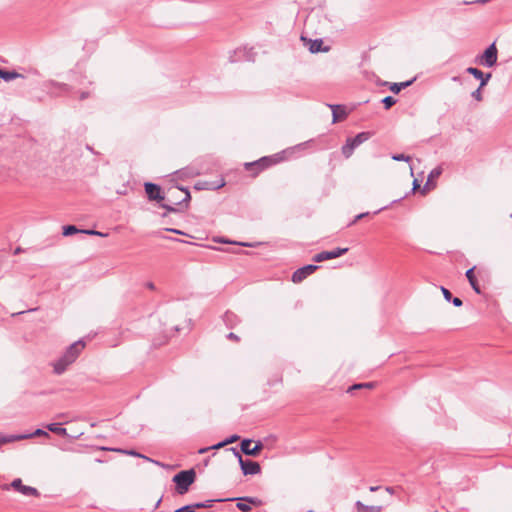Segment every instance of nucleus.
Masks as SVG:
<instances>
[{
  "label": "nucleus",
  "instance_id": "obj_1",
  "mask_svg": "<svg viewBox=\"0 0 512 512\" xmlns=\"http://www.w3.org/2000/svg\"><path fill=\"white\" fill-rule=\"evenodd\" d=\"M85 348V343L82 340H78L72 343L64 352V354L54 362V372L58 375L64 373L69 365L75 362L80 353Z\"/></svg>",
  "mask_w": 512,
  "mask_h": 512
},
{
  "label": "nucleus",
  "instance_id": "obj_2",
  "mask_svg": "<svg viewBox=\"0 0 512 512\" xmlns=\"http://www.w3.org/2000/svg\"><path fill=\"white\" fill-rule=\"evenodd\" d=\"M195 476L196 474L193 469L177 473L172 479L176 484L177 493L180 495L187 493L190 485L195 481Z\"/></svg>",
  "mask_w": 512,
  "mask_h": 512
},
{
  "label": "nucleus",
  "instance_id": "obj_3",
  "mask_svg": "<svg viewBox=\"0 0 512 512\" xmlns=\"http://www.w3.org/2000/svg\"><path fill=\"white\" fill-rule=\"evenodd\" d=\"M371 137L370 132L358 133L355 137L348 138L346 143L342 146V154L345 158L352 156L354 150L362 143L366 142Z\"/></svg>",
  "mask_w": 512,
  "mask_h": 512
},
{
  "label": "nucleus",
  "instance_id": "obj_4",
  "mask_svg": "<svg viewBox=\"0 0 512 512\" xmlns=\"http://www.w3.org/2000/svg\"><path fill=\"white\" fill-rule=\"evenodd\" d=\"M10 488H13L24 496L39 497L40 495L36 488L24 485L20 478L14 479L10 484H4L1 486V489L5 491H8Z\"/></svg>",
  "mask_w": 512,
  "mask_h": 512
},
{
  "label": "nucleus",
  "instance_id": "obj_5",
  "mask_svg": "<svg viewBox=\"0 0 512 512\" xmlns=\"http://www.w3.org/2000/svg\"><path fill=\"white\" fill-rule=\"evenodd\" d=\"M231 450H233L235 456L238 457L239 464L244 475H256L260 473L261 468L258 462L243 460L242 456L235 448H231Z\"/></svg>",
  "mask_w": 512,
  "mask_h": 512
},
{
  "label": "nucleus",
  "instance_id": "obj_6",
  "mask_svg": "<svg viewBox=\"0 0 512 512\" xmlns=\"http://www.w3.org/2000/svg\"><path fill=\"white\" fill-rule=\"evenodd\" d=\"M497 62V48L495 43H492L480 56L479 63L486 67H492Z\"/></svg>",
  "mask_w": 512,
  "mask_h": 512
},
{
  "label": "nucleus",
  "instance_id": "obj_7",
  "mask_svg": "<svg viewBox=\"0 0 512 512\" xmlns=\"http://www.w3.org/2000/svg\"><path fill=\"white\" fill-rule=\"evenodd\" d=\"M347 251H348V248H336L331 251H322V252L314 255L313 260L315 262H322L325 260L335 259V258H338V257L344 255L345 253H347Z\"/></svg>",
  "mask_w": 512,
  "mask_h": 512
},
{
  "label": "nucleus",
  "instance_id": "obj_8",
  "mask_svg": "<svg viewBox=\"0 0 512 512\" xmlns=\"http://www.w3.org/2000/svg\"><path fill=\"white\" fill-rule=\"evenodd\" d=\"M317 268H318L317 265L309 264V265H306V266H303V267L297 269L292 274V281L294 283L302 282L306 277H308L313 272H315L317 270Z\"/></svg>",
  "mask_w": 512,
  "mask_h": 512
},
{
  "label": "nucleus",
  "instance_id": "obj_9",
  "mask_svg": "<svg viewBox=\"0 0 512 512\" xmlns=\"http://www.w3.org/2000/svg\"><path fill=\"white\" fill-rule=\"evenodd\" d=\"M252 445V440L250 439H244L242 442H241V451L246 454V455H250V456H257L259 454V452L262 450L263 448V445L261 442H257L255 444V446L251 447Z\"/></svg>",
  "mask_w": 512,
  "mask_h": 512
},
{
  "label": "nucleus",
  "instance_id": "obj_10",
  "mask_svg": "<svg viewBox=\"0 0 512 512\" xmlns=\"http://www.w3.org/2000/svg\"><path fill=\"white\" fill-rule=\"evenodd\" d=\"M145 192L150 200L160 201L164 199L161 195V188L157 184L150 182L145 183Z\"/></svg>",
  "mask_w": 512,
  "mask_h": 512
},
{
  "label": "nucleus",
  "instance_id": "obj_11",
  "mask_svg": "<svg viewBox=\"0 0 512 512\" xmlns=\"http://www.w3.org/2000/svg\"><path fill=\"white\" fill-rule=\"evenodd\" d=\"M466 71L467 73L473 75L476 79L480 80V88H483L491 78L490 73L484 74L481 70L474 67H468Z\"/></svg>",
  "mask_w": 512,
  "mask_h": 512
},
{
  "label": "nucleus",
  "instance_id": "obj_12",
  "mask_svg": "<svg viewBox=\"0 0 512 512\" xmlns=\"http://www.w3.org/2000/svg\"><path fill=\"white\" fill-rule=\"evenodd\" d=\"M214 500H207L205 502H198L194 504L185 505L176 509L174 512H194L198 508H209L212 506Z\"/></svg>",
  "mask_w": 512,
  "mask_h": 512
},
{
  "label": "nucleus",
  "instance_id": "obj_13",
  "mask_svg": "<svg viewBox=\"0 0 512 512\" xmlns=\"http://www.w3.org/2000/svg\"><path fill=\"white\" fill-rule=\"evenodd\" d=\"M356 512H382V506L366 505L361 501H356L354 504Z\"/></svg>",
  "mask_w": 512,
  "mask_h": 512
},
{
  "label": "nucleus",
  "instance_id": "obj_14",
  "mask_svg": "<svg viewBox=\"0 0 512 512\" xmlns=\"http://www.w3.org/2000/svg\"><path fill=\"white\" fill-rule=\"evenodd\" d=\"M274 162L272 161L271 158L269 157H262L260 160L258 161H255V162H252V163H247L246 164V168L247 169H250L252 167H256L258 171H261L267 167H269L270 165H272Z\"/></svg>",
  "mask_w": 512,
  "mask_h": 512
},
{
  "label": "nucleus",
  "instance_id": "obj_15",
  "mask_svg": "<svg viewBox=\"0 0 512 512\" xmlns=\"http://www.w3.org/2000/svg\"><path fill=\"white\" fill-rule=\"evenodd\" d=\"M223 321L228 328H234L240 323V318L237 314L227 311L223 316Z\"/></svg>",
  "mask_w": 512,
  "mask_h": 512
},
{
  "label": "nucleus",
  "instance_id": "obj_16",
  "mask_svg": "<svg viewBox=\"0 0 512 512\" xmlns=\"http://www.w3.org/2000/svg\"><path fill=\"white\" fill-rule=\"evenodd\" d=\"M332 109L333 114V123H336L339 120H343L346 118L347 114L345 109L340 105H329Z\"/></svg>",
  "mask_w": 512,
  "mask_h": 512
},
{
  "label": "nucleus",
  "instance_id": "obj_17",
  "mask_svg": "<svg viewBox=\"0 0 512 512\" xmlns=\"http://www.w3.org/2000/svg\"><path fill=\"white\" fill-rule=\"evenodd\" d=\"M474 269L475 267H472L470 269H468L466 271V277H467V280L469 281L472 289L477 293V294H481V290H480V287L478 285V282H477V279L474 275Z\"/></svg>",
  "mask_w": 512,
  "mask_h": 512
},
{
  "label": "nucleus",
  "instance_id": "obj_18",
  "mask_svg": "<svg viewBox=\"0 0 512 512\" xmlns=\"http://www.w3.org/2000/svg\"><path fill=\"white\" fill-rule=\"evenodd\" d=\"M35 436H37V437H40V436L49 437V434L45 430L39 428V429H36L33 433L17 434V435H15V438H16V441H19V440H23V439H29V438H32V437H35Z\"/></svg>",
  "mask_w": 512,
  "mask_h": 512
},
{
  "label": "nucleus",
  "instance_id": "obj_19",
  "mask_svg": "<svg viewBox=\"0 0 512 512\" xmlns=\"http://www.w3.org/2000/svg\"><path fill=\"white\" fill-rule=\"evenodd\" d=\"M19 77H22V75L15 71L0 70V80L2 79L6 82H9Z\"/></svg>",
  "mask_w": 512,
  "mask_h": 512
},
{
  "label": "nucleus",
  "instance_id": "obj_20",
  "mask_svg": "<svg viewBox=\"0 0 512 512\" xmlns=\"http://www.w3.org/2000/svg\"><path fill=\"white\" fill-rule=\"evenodd\" d=\"M47 429L50 432H53V433L61 435V436L67 435V430L65 428L61 427V425L59 423H50L47 425Z\"/></svg>",
  "mask_w": 512,
  "mask_h": 512
},
{
  "label": "nucleus",
  "instance_id": "obj_21",
  "mask_svg": "<svg viewBox=\"0 0 512 512\" xmlns=\"http://www.w3.org/2000/svg\"><path fill=\"white\" fill-rule=\"evenodd\" d=\"M323 41L321 39H315L310 42L309 50L312 53L320 51H328V48L322 49Z\"/></svg>",
  "mask_w": 512,
  "mask_h": 512
},
{
  "label": "nucleus",
  "instance_id": "obj_22",
  "mask_svg": "<svg viewBox=\"0 0 512 512\" xmlns=\"http://www.w3.org/2000/svg\"><path fill=\"white\" fill-rule=\"evenodd\" d=\"M414 79L412 80H409V81H405V82H400V83H393L391 84L390 86V90L393 92V93H399L403 88H406L408 86H410L412 83H413Z\"/></svg>",
  "mask_w": 512,
  "mask_h": 512
},
{
  "label": "nucleus",
  "instance_id": "obj_23",
  "mask_svg": "<svg viewBox=\"0 0 512 512\" xmlns=\"http://www.w3.org/2000/svg\"><path fill=\"white\" fill-rule=\"evenodd\" d=\"M81 231H82L81 229H78L74 225H67V226L63 227V235L64 236H70V235H73L76 233H81Z\"/></svg>",
  "mask_w": 512,
  "mask_h": 512
},
{
  "label": "nucleus",
  "instance_id": "obj_24",
  "mask_svg": "<svg viewBox=\"0 0 512 512\" xmlns=\"http://www.w3.org/2000/svg\"><path fill=\"white\" fill-rule=\"evenodd\" d=\"M16 438L15 435H4L0 433V445L15 442Z\"/></svg>",
  "mask_w": 512,
  "mask_h": 512
},
{
  "label": "nucleus",
  "instance_id": "obj_25",
  "mask_svg": "<svg viewBox=\"0 0 512 512\" xmlns=\"http://www.w3.org/2000/svg\"><path fill=\"white\" fill-rule=\"evenodd\" d=\"M382 103L384 104L385 109H389L396 103V99H394L392 96H386L382 99Z\"/></svg>",
  "mask_w": 512,
  "mask_h": 512
},
{
  "label": "nucleus",
  "instance_id": "obj_26",
  "mask_svg": "<svg viewBox=\"0 0 512 512\" xmlns=\"http://www.w3.org/2000/svg\"><path fill=\"white\" fill-rule=\"evenodd\" d=\"M112 451H118V452H122V453H125V454H128V455H132V456H138V457H142L146 460H150L148 457L144 456V455H141L133 450H121V449H111Z\"/></svg>",
  "mask_w": 512,
  "mask_h": 512
},
{
  "label": "nucleus",
  "instance_id": "obj_27",
  "mask_svg": "<svg viewBox=\"0 0 512 512\" xmlns=\"http://www.w3.org/2000/svg\"><path fill=\"white\" fill-rule=\"evenodd\" d=\"M241 500L246 501L249 504H252L255 506H260L262 504V501L259 498H255V497H244V498H241Z\"/></svg>",
  "mask_w": 512,
  "mask_h": 512
},
{
  "label": "nucleus",
  "instance_id": "obj_28",
  "mask_svg": "<svg viewBox=\"0 0 512 512\" xmlns=\"http://www.w3.org/2000/svg\"><path fill=\"white\" fill-rule=\"evenodd\" d=\"M373 387H374V383L373 382H368V383L355 384L352 387H350L349 390L361 389V388L371 389Z\"/></svg>",
  "mask_w": 512,
  "mask_h": 512
},
{
  "label": "nucleus",
  "instance_id": "obj_29",
  "mask_svg": "<svg viewBox=\"0 0 512 512\" xmlns=\"http://www.w3.org/2000/svg\"><path fill=\"white\" fill-rule=\"evenodd\" d=\"M225 445H227V442L223 441V442H220L218 444L213 445L212 447L202 448V449L199 450V453L203 454V453L207 452L209 449H217V448L223 447Z\"/></svg>",
  "mask_w": 512,
  "mask_h": 512
},
{
  "label": "nucleus",
  "instance_id": "obj_30",
  "mask_svg": "<svg viewBox=\"0 0 512 512\" xmlns=\"http://www.w3.org/2000/svg\"><path fill=\"white\" fill-rule=\"evenodd\" d=\"M236 506L242 512H249L251 510L250 505L242 502V500L240 502H238Z\"/></svg>",
  "mask_w": 512,
  "mask_h": 512
},
{
  "label": "nucleus",
  "instance_id": "obj_31",
  "mask_svg": "<svg viewBox=\"0 0 512 512\" xmlns=\"http://www.w3.org/2000/svg\"><path fill=\"white\" fill-rule=\"evenodd\" d=\"M441 172H442V170H441V168H440V167H437V168L433 169V170L430 172L429 176H428V181H430L431 179H434V178L439 177V176H440V174H441Z\"/></svg>",
  "mask_w": 512,
  "mask_h": 512
},
{
  "label": "nucleus",
  "instance_id": "obj_32",
  "mask_svg": "<svg viewBox=\"0 0 512 512\" xmlns=\"http://www.w3.org/2000/svg\"><path fill=\"white\" fill-rule=\"evenodd\" d=\"M178 190L184 194V198L181 201L177 202L176 204H180L182 202H188L190 200V192L188 191V189L180 188Z\"/></svg>",
  "mask_w": 512,
  "mask_h": 512
},
{
  "label": "nucleus",
  "instance_id": "obj_33",
  "mask_svg": "<svg viewBox=\"0 0 512 512\" xmlns=\"http://www.w3.org/2000/svg\"><path fill=\"white\" fill-rule=\"evenodd\" d=\"M392 159L395 161H406L408 162L410 160V157L405 154H395L392 156Z\"/></svg>",
  "mask_w": 512,
  "mask_h": 512
},
{
  "label": "nucleus",
  "instance_id": "obj_34",
  "mask_svg": "<svg viewBox=\"0 0 512 512\" xmlns=\"http://www.w3.org/2000/svg\"><path fill=\"white\" fill-rule=\"evenodd\" d=\"M481 89L480 86L472 92V97L477 100V101H481L482 100V92H481Z\"/></svg>",
  "mask_w": 512,
  "mask_h": 512
},
{
  "label": "nucleus",
  "instance_id": "obj_35",
  "mask_svg": "<svg viewBox=\"0 0 512 512\" xmlns=\"http://www.w3.org/2000/svg\"><path fill=\"white\" fill-rule=\"evenodd\" d=\"M441 292H442V294H443V296H444L445 300H447V301H451V299H452V294H451V292H450L447 288H445V287H441Z\"/></svg>",
  "mask_w": 512,
  "mask_h": 512
},
{
  "label": "nucleus",
  "instance_id": "obj_36",
  "mask_svg": "<svg viewBox=\"0 0 512 512\" xmlns=\"http://www.w3.org/2000/svg\"><path fill=\"white\" fill-rule=\"evenodd\" d=\"M227 338L232 340V341H235V342H239L240 341V338L238 335H236L235 333L233 332H230L228 335H227Z\"/></svg>",
  "mask_w": 512,
  "mask_h": 512
},
{
  "label": "nucleus",
  "instance_id": "obj_37",
  "mask_svg": "<svg viewBox=\"0 0 512 512\" xmlns=\"http://www.w3.org/2000/svg\"><path fill=\"white\" fill-rule=\"evenodd\" d=\"M451 301H452L453 305L456 307L462 306V300L458 297L452 298Z\"/></svg>",
  "mask_w": 512,
  "mask_h": 512
},
{
  "label": "nucleus",
  "instance_id": "obj_38",
  "mask_svg": "<svg viewBox=\"0 0 512 512\" xmlns=\"http://www.w3.org/2000/svg\"><path fill=\"white\" fill-rule=\"evenodd\" d=\"M165 230H166V231H169V232H172V233H175V234H179V235H186L183 231L178 230V229L167 228V229H165Z\"/></svg>",
  "mask_w": 512,
  "mask_h": 512
},
{
  "label": "nucleus",
  "instance_id": "obj_39",
  "mask_svg": "<svg viewBox=\"0 0 512 512\" xmlns=\"http://www.w3.org/2000/svg\"><path fill=\"white\" fill-rule=\"evenodd\" d=\"M368 215V212L366 213H361V214H358L356 217H355V220L353 221V223H355L356 221L366 217Z\"/></svg>",
  "mask_w": 512,
  "mask_h": 512
},
{
  "label": "nucleus",
  "instance_id": "obj_40",
  "mask_svg": "<svg viewBox=\"0 0 512 512\" xmlns=\"http://www.w3.org/2000/svg\"><path fill=\"white\" fill-rule=\"evenodd\" d=\"M162 207L165 208L166 210L170 211V212L176 211V209L174 207L170 206V205L163 204Z\"/></svg>",
  "mask_w": 512,
  "mask_h": 512
},
{
  "label": "nucleus",
  "instance_id": "obj_41",
  "mask_svg": "<svg viewBox=\"0 0 512 512\" xmlns=\"http://www.w3.org/2000/svg\"><path fill=\"white\" fill-rule=\"evenodd\" d=\"M238 439V436L237 435H233L231 436L229 439L225 440L227 442V444L229 443H232L234 441H236Z\"/></svg>",
  "mask_w": 512,
  "mask_h": 512
},
{
  "label": "nucleus",
  "instance_id": "obj_42",
  "mask_svg": "<svg viewBox=\"0 0 512 512\" xmlns=\"http://www.w3.org/2000/svg\"><path fill=\"white\" fill-rule=\"evenodd\" d=\"M81 233L88 234V235H95L96 230H82Z\"/></svg>",
  "mask_w": 512,
  "mask_h": 512
},
{
  "label": "nucleus",
  "instance_id": "obj_43",
  "mask_svg": "<svg viewBox=\"0 0 512 512\" xmlns=\"http://www.w3.org/2000/svg\"><path fill=\"white\" fill-rule=\"evenodd\" d=\"M145 286H146L148 289H150V290H154V289H155V285H154V283H153V282H147V283L145 284Z\"/></svg>",
  "mask_w": 512,
  "mask_h": 512
},
{
  "label": "nucleus",
  "instance_id": "obj_44",
  "mask_svg": "<svg viewBox=\"0 0 512 512\" xmlns=\"http://www.w3.org/2000/svg\"><path fill=\"white\" fill-rule=\"evenodd\" d=\"M87 97H89V93L88 92H82L81 95H80V99L81 100L86 99Z\"/></svg>",
  "mask_w": 512,
  "mask_h": 512
},
{
  "label": "nucleus",
  "instance_id": "obj_45",
  "mask_svg": "<svg viewBox=\"0 0 512 512\" xmlns=\"http://www.w3.org/2000/svg\"><path fill=\"white\" fill-rule=\"evenodd\" d=\"M379 488H380L379 486H371V487L369 488V490H370L371 492H375V491L379 490Z\"/></svg>",
  "mask_w": 512,
  "mask_h": 512
},
{
  "label": "nucleus",
  "instance_id": "obj_46",
  "mask_svg": "<svg viewBox=\"0 0 512 512\" xmlns=\"http://www.w3.org/2000/svg\"><path fill=\"white\" fill-rule=\"evenodd\" d=\"M95 236L106 237V236H107V234H104V233H102V232H100V231H96Z\"/></svg>",
  "mask_w": 512,
  "mask_h": 512
},
{
  "label": "nucleus",
  "instance_id": "obj_47",
  "mask_svg": "<svg viewBox=\"0 0 512 512\" xmlns=\"http://www.w3.org/2000/svg\"><path fill=\"white\" fill-rule=\"evenodd\" d=\"M385 490L390 494H394V489L392 487H386Z\"/></svg>",
  "mask_w": 512,
  "mask_h": 512
},
{
  "label": "nucleus",
  "instance_id": "obj_48",
  "mask_svg": "<svg viewBox=\"0 0 512 512\" xmlns=\"http://www.w3.org/2000/svg\"><path fill=\"white\" fill-rule=\"evenodd\" d=\"M413 184H414V189H415V188H417V187L419 186V185H418V183H417V180H414V183H413Z\"/></svg>",
  "mask_w": 512,
  "mask_h": 512
},
{
  "label": "nucleus",
  "instance_id": "obj_49",
  "mask_svg": "<svg viewBox=\"0 0 512 512\" xmlns=\"http://www.w3.org/2000/svg\"><path fill=\"white\" fill-rule=\"evenodd\" d=\"M224 186V182H222L220 185L216 186V188Z\"/></svg>",
  "mask_w": 512,
  "mask_h": 512
},
{
  "label": "nucleus",
  "instance_id": "obj_50",
  "mask_svg": "<svg viewBox=\"0 0 512 512\" xmlns=\"http://www.w3.org/2000/svg\"><path fill=\"white\" fill-rule=\"evenodd\" d=\"M308 512H313V511H308Z\"/></svg>",
  "mask_w": 512,
  "mask_h": 512
},
{
  "label": "nucleus",
  "instance_id": "obj_51",
  "mask_svg": "<svg viewBox=\"0 0 512 512\" xmlns=\"http://www.w3.org/2000/svg\"><path fill=\"white\" fill-rule=\"evenodd\" d=\"M511 216H512V213H511Z\"/></svg>",
  "mask_w": 512,
  "mask_h": 512
}]
</instances>
